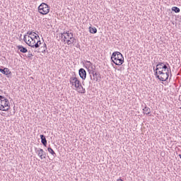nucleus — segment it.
<instances>
[{
    "label": "nucleus",
    "mask_w": 181,
    "mask_h": 181,
    "mask_svg": "<svg viewBox=\"0 0 181 181\" xmlns=\"http://www.w3.org/2000/svg\"><path fill=\"white\" fill-rule=\"evenodd\" d=\"M76 43V38L72 35V37H70V39L66 40V45L70 46V45H73L74 46V44Z\"/></svg>",
    "instance_id": "f8f14e48"
},
{
    "label": "nucleus",
    "mask_w": 181,
    "mask_h": 181,
    "mask_svg": "<svg viewBox=\"0 0 181 181\" xmlns=\"http://www.w3.org/2000/svg\"><path fill=\"white\" fill-rule=\"evenodd\" d=\"M64 36H65V35L63 34V33H61V37H62V38H63V37H64Z\"/></svg>",
    "instance_id": "cd10ccee"
},
{
    "label": "nucleus",
    "mask_w": 181,
    "mask_h": 181,
    "mask_svg": "<svg viewBox=\"0 0 181 181\" xmlns=\"http://www.w3.org/2000/svg\"><path fill=\"white\" fill-rule=\"evenodd\" d=\"M169 73H170V78L172 77V71L170 65L167 62H158L157 64L155 69V76L160 81H166L169 78Z\"/></svg>",
    "instance_id": "f257e3e1"
},
{
    "label": "nucleus",
    "mask_w": 181,
    "mask_h": 181,
    "mask_svg": "<svg viewBox=\"0 0 181 181\" xmlns=\"http://www.w3.org/2000/svg\"><path fill=\"white\" fill-rule=\"evenodd\" d=\"M90 71H96L95 66H94V65L92 64V66L88 68V72L89 73V74H90Z\"/></svg>",
    "instance_id": "412c9836"
},
{
    "label": "nucleus",
    "mask_w": 181,
    "mask_h": 181,
    "mask_svg": "<svg viewBox=\"0 0 181 181\" xmlns=\"http://www.w3.org/2000/svg\"><path fill=\"white\" fill-rule=\"evenodd\" d=\"M72 35H73V33H68L67 34H66V35H64V42H66V39H68V40L70 39V37H72Z\"/></svg>",
    "instance_id": "a211bd4d"
},
{
    "label": "nucleus",
    "mask_w": 181,
    "mask_h": 181,
    "mask_svg": "<svg viewBox=\"0 0 181 181\" xmlns=\"http://www.w3.org/2000/svg\"><path fill=\"white\" fill-rule=\"evenodd\" d=\"M178 156H179V158H181V154H179V155H178Z\"/></svg>",
    "instance_id": "c756f323"
},
{
    "label": "nucleus",
    "mask_w": 181,
    "mask_h": 181,
    "mask_svg": "<svg viewBox=\"0 0 181 181\" xmlns=\"http://www.w3.org/2000/svg\"><path fill=\"white\" fill-rule=\"evenodd\" d=\"M40 50L41 53L46 52V50H47V46L46 45V43H44L43 46L40 48Z\"/></svg>",
    "instance_id": "f3484780"
},
{
    "label": "nucleus",
    "mask_w": 181,
    "mask_h": 181,
    "mask_svg": "<svg viewBox=\"0 0 181 181\" xmlns=\"http://www.w3.org/2000/svg\"><path fill=\"white\" fill-rule=\"evenodd\" d=\"M78 74L82 80H86V78H87V72L86 71V69L81 68L78 70Z\"/></svg>",
    "instance_id": "1a4fd4ad"
},
{
    "label": "nucleus",
    "mask_w": 181,
    "mask_h": 181,
    "mask_svg": "<svg viewBox=\"0 0 181 181\" xmlns=\"http://www.w3.org/2000/svg\"><path fill=\"white\" fill-rule=\"evenodd\" d=\"M47 151L51 155H52L54 158H56V156H57V155L56 154L53 148H52V147H48Z\"/></svg>",
    "instance_id": "dca6fc26"
},
{
    "label": "nucleus",
    "mask_w": 181,
    "mask_h": 181,
    "mask_svg": "<svg viewBox=\"0 0 181 181\" xmlns=\"http://www.w3.org/2000/svg\"><path fill=\"white\" fill-rule=\"evenodd\" d=\"M90 80H92V81H97L98 83H100V81H101V74H100V72L95 71H90Z\"/></svg>",
    "instance_id": "423d86ee"
},
{
    "label": "nucleus",
    "mask_w": 181,
    "mask_h": 181,
    "mask_svg": "<svg viewBox=\"0 0 181 181\" xmlns=\"http://www.w3.org/2000/svg\"><path fill=\"white\" fill-rule=\"evenodd\" d=\"M33 34L36 35V33L32 32V31L27 32V35H28V36H30L31 35H33Z\"/></svg>",
    "instance_id": "b1692460"
},
{
    "label": "nucleus",
    "mask_w": 181,
    "mask_h": 181,
    "mask_svg": "<svg viewBox=\"0 0 181 181\" xmlns=\"http://www.w3.org/2000/svg\"><path fill=\"white\" fill-rule=\"evenodd\" d=\"M92 64H93V63H91V62H90V61H87L86 62V66H87V67H90V66H92Z\"/></svg>",
    "instance_id": "5701e85b"
},
{
    "label": "nucleus",
    "mask_w": 181,
    "mask_h": 181,
    "mask_svg": "<svg viewBox=\"0 0 181 181\" xmlns=\"http://www.w3.org/2000/svg\"><path fill=\"white\" fill-rule=\"evenodd\" d=\"M28 57L29 59H32V57H33V54H32V52L28 51Z\"/></svg>",
    "instance_id": "4be33fe9"
},
{
    "label": "nucleus",
    "mask_w": 181,
    "mask_h": 181,
    "mask_svg": "<svg viewBox=\"0 0 181 181\" xmlns=\"http://www.w3.org/2000/svg\"><path fill=\"white\" fill-rule=\"evenodd\" d=\"M143 113L146 114V115H149L151 114V108L145 105L144 107L143 108Z\"/></svg>",
    "instance_id": "4468645a"
},
{
    "label": "nucleus",
    "mask_w": 181,
    "mask_h": 181,
    "mask_svg": "<svg viewBox=\"0 0 181 181\" xmlns=\"http://www.w3.org/2000/svg\"><path fill=\"white\" fill-rule=\"evenodd\" d=\"M35 36H36V35H35V34H32L30 36V37H35Z\"/></svg>",
    "instance_id": "bb28decb"
},
{
    "label": "nucleus",
    "mask_w": 181,
    "mask_h": 181,
    "mask_svg": "<svg viewBox=\"0 0 181 181\" xmlns=\"http://www.w3.org/2000/svg\"><path fill=\"white\" fill-rule=\"evenodd\" d=\"M111 60L116 66H122L124 64V56L119 52H115L112 54Z\"/></svg>",
    "instance_id": "7ed1b4c3"
},
{
    "label": "nucleus",
    "mask_w": 181,
    "mask_h": 181,
    "mask_svg": "<svg viewBox=\"0 0 181 181\" xmlns=\"http://www.w3.org/2000/svg\"><path fill=\"white\" fill-rule=\"evenodd\" d=\"M9 108H11L9 100L4 95H0V111H9Z\"/></svg>",
    "instance_id": "20e7f679"
},
{
    "label": "nucleus",
    "mask_w": 181,
    "mask_h": 181,
    "mask_svg": "<svg viewBox=\"0 0 181 181\" xmlns=\"http://www.w3.org/2000/svg\"><path fill=\"white\" fill-rule=\"evenodd\" d=\"M40 139H41V143L42 144V145L46 146L47 145V140L46 139V136L43 134H41Z\"/></svg>",
    "instance_id": "2eb2a0df"
},
{
    "label": "nucleus",
    "mask_w": 181,
    "mask_h": 181,
    "mask_svg": "<svg viewBox=\"0 0 181 181\" xmlns=\"http://www.w3.org/2000/svg\"><path fill=\"white\" fill-rule=\"evenodd\" d=\"M23 40L25 43H28V40L26 39V35H24Z\"/></svg>",
    "instance_id": "393cba45"
},
{
    "label": "nucleus",
    "mask_w": 181,
    "mask_h": 181,
    "mask_svg": "<svg viewBox=\"0 0 181 181\" xmlns=\"http://www.w3.org/2000/svg\"><path fill=\"white\" fill-rule=\"evenodd\" d=\"M76 91L79 93L80 94H86V88L83 87V85H81V82L78 83V85L75 88Z\"/></svg>",
    "instance_id": "9b49d317"
},
{
    "label": "nucleus",
    "mask_w": 181,
    "mask_h": 181,
    "mask_svg": "<svg viewBox=\"0 0 181 181\" xmlns=\"http://www.w3.org/2000/svg\"><path fill=\"white\" fill-rule=\"evenodd\" d=\"M117 181H124L122 179H118Z\"/></svg>",
    "instance_id": "c85d7f7f"
},
{
    "label": "nucleus",
    "mask_w": 181,
    "mask_h": 181,
    "mask_svg": "<svg viewBox=\"0 0 181 181\" xmlns=\"http://www.w3.org/2000/svg\"><path fill=\"white\" fill-rule=\"evenodd\" d=\"M0 73H2V74L7 76V77H11L12 76V72L8 68H4V69L0 68Z\"/></svg>",
    "instance_id": "9d476101"
},
{
    "label": "nucleus",
    "mask_w": 181,
    "mask_h": 181,
    "mask_svg": "<svg viewBox=\"0 0 181 181\" xmlns=\"http://www.w3.org/2000/svg\"><path fill=\"white\" fill-rule=\"evenodd\" d=\"M35 151L41 160L46 159V152L45 151V150L35 148Z\"/></svg>",
    "instance_id": "6e6552de"
},
{
    "label": "nucleus",
    "mask_w": 181,
    "mask_h": 181,
    "mask_svg": "<svg viewBox=\"0 0 181 181\" xmlns=\"http://www.w3.org/2000/svg\"><path fill=\"white\" fill-rule=\"evenodd\" d=\"M81 81H80V80H78V78H77L76 72H74V74L72 75V76L69 79L70 84H71V86L73 87H75V88H76V86H78L79 83H81Z\"/></svg>",
    "instance_id": "0eeeda50"
},
{
    "label": "nucleus",
    "mask_w": 181,
    "mask_h": 181,
    "mask_svg": "<svg viewBox=\"0 0 181 181\" xmlns=\"http://www.w3.org/2000/svg\"><path fill=\"white\" fill-rule=\"evenodd\" d=\"M17 49H18L21 53H28V49L23 45H18Z\"/></svg>",
    "instance_id": "ddd939ff"
},
{
    "label": "nucleus",
    "mask_w": 181,
    "mask_h": 181,
    "mask_svg": "<svg viewBox=\"0 0 181 181\" xmlns=\"http://www.w3.org/2000/svg\"><path fill=\"white\" fill-rule=\"evenodd\" d=\"M90 33L95 34L97 33V28L95 27H89Z\"/></svg>",
    "instance_id": "6ab92c4d"
},
{
    "label": "nucleus",
    "mask_w": 181,
    "mask_h": 181,
    "mask_svg": "<svg viewBox=\"0 0 181 181\" xmlns=\"http://www.w3.org/2000/svg\"><path fill=\"white\" fill-rule=\"evenodd\" d=\"M38 12L41 15H47V13H49V12H50V6H49V5H47V4L42 3L38 6Z\"/></svg>",
    "instance_id": "39448f33"
},
{
    "label": "nucleus",
    "mask_w": 181,
    "mask_h": 181,
    "mask_svg": "<svg viewBox=\"0 0 181 181\" xmlns=\"http://www.w3.org/2000/svg\"><path fill=\"white\" fill-rule=\"evenodd\" d=\"M70 31H64V32H63L62 33V34H64V35H66V34L68 33H69Z\"/></svg>",
    "instance_id": "a878e982"
},
{
    "label": "nucleus",
    "mask_w": 181,
    "mask_h": 181,
    "mask_svg": "<svg viewBox=\"0 0 181 181\" xmlns=\"http://www.w3.org/2000/svg\"><path fill=\"white\" fill-rule=\"evenodd\" d=\"M172 11L173 12H175V13H179V12H180V8H179L177 6H173V7H172Z\"/></svg>",
    "instance_id": "aec40b11"
},
{
    "label": "nucleus",
    "mask_w": 181,
    "mask_h": 181,
    "mask_svg": "<svg viewBox=\"0 0 181 181\" xmlns=\"http://www.w3.org/2000/svg\"><path fill=\"white\" fill-rule=\"evenodd\" d=\"M36 35L34 37L28 36L30 39H28L26 45H28V46H30V47H35V49H37V47H40V45H42V42L40 41V37H39V35Z\"/></svg>",
    "instance_id": "f03ea898"
}]
</instances>
